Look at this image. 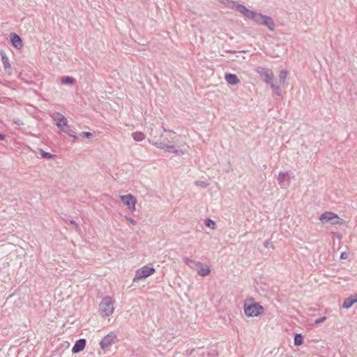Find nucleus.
Returning a JSON list of instances; mask_svg holds the SVG:
<instances>
[{"label":"nucleus","instance_id":"4be33fe9","mask_svg":"<svg viewBox=\"0 0 357 357\" xmlns=\"http://www.w3.org/2000/svg\"><path fill=\"white\" fill-rule=\"evenodd\" d=\"M39 153L43 158L50 159V158H53L55 157V155L52 154L50 153L45 152L43 149H40Z\"/></svg>","mask_w":357,"mask_h":357},{"label":"nucleus","instance_id":"7c9ffc66","mask_svg":"<svg viewBox=\"0 0 357 357\" xmlns=\"http://www.w3.org/2000/svg\"><path fill=\"white\" fill-rule=\"evenodd\" d=\"M324 320H326V317H319V318L317 319L314 321V323L315 324H320V323L323 322Z\"/></svg>","mask_w":357,"mask_h":357},{"label":"nucleus","instance_id":"2eb2a0df","mask_svg":"<svg viewBox=\"0 0 357 357\" xmlns=\"http://www.w3.org/2000/svg\"><path fill=\"white\" fill-rule=\"evenodd\" d=\"M225 78L227 84L230 85H236L240 82V79L235 74L227 73Z\"/></svg>","mask_w":357,"mask_h":357},{"label":"nucleus","instance_id":"a878e982","mask_svg":"<svg viewBox=\"0 0 357 357\" xmlns=\"http://www.w3.org/2000/svg\"><path fill=\"white\" fill-rule=\"evenodd\" d=\"M204 224L208 227H210L213 229H215V222L211 219H209V218L206 219L204 221Z\"/></svg>","mask_w":357,"mask_h":357},{"label":"nucleus","instance_id":"cd10ccee","mask_svg":"<svg viewBox=\"0 0 357 357\" xmlns=\"http://www.w3.org/2000/svg\"><path fill=\"white\" fill-rule=\"evenodd\" d=\"M81 136L86 137V138H90L93 136V133L90 132H82L81 133Z\"/></svg>","mask_w":357,"mask_h":357},{"label":"nucleus","instance_id":"f3484780","mask_svg":"<svg viewBox=\"0 0 357 357\" xmlns=\"http://www.w3.org/2000/svg\"><path fill=\"white\" fill-rule=\"evenodd\" d=\"M183 261L191 268H196L198 266H202L200 261L192 260L188 257H183Z\"/></svg>","mask_w":357,"mask_h":357},{"label":"nucleus","instance_id":"9b49d317","mask_svg":"<svg viewBox=\"0 0 357 357\" xmlns=\"http://www.w3.org/2000/svg\"><path fill=\"white\" fill-rule=\"evenodd\" d=\"M52 119L57 128L61 130L67 126L68 120L61 113L55 112L52 115Z\"/></svg>","mask_w":357,"mask_h":357},{"label":"nucleus","instance_id":"7ed1b4c3","mask_svg":"<svg viewBox=\"0 0 357 357\" xmlns=\"http://www.w3.org/2000/svg\"><path fill=\"white\" fill-rule=\"evenodd\" d=\"M114 302L109 296L103 297L99 304V312L102 317H108L114 312Z\"/></svg>","mask_w":357,"mask_h":357},{"label":"nucleus","instance_id":"0eeeda50","mask_svg":"<svg viewBox=\"0 0 357 357\" xmlns=\"http://www.w3.org/2000/svg\"><path fill=\"white\" fill-rule=\"evenodd\" d=\"M117 342V337L114 332L105 335L100 342V348L102 350H107L109 347Z\"/></svg>","mask_w":357,"mask_h":357},{"label":"nucleus","instance_id":"393cba45","mask_svg":"<svg viewBox=\"0 0 357 357\" xmlns=\"http://www.w3.org/2000/svg\"><path fill=\"white\" fill-rule=\"evenodd\" d=\"M269 84H270L271 87L274 90L275 94L276 96H280L281 95V91H280V89L279 86H276L273 83V81L270 82Z\"/></svg>","mask_w":357,"mask_h":357},{"label":"nucleus","instance_id":"9d476101","mask_svg":"<svg viewBox=\"0 0 357 357\" xmlns=\"http://www.w3.org/2000/svg\"><path fill=\"white\" fill-rule=\"evenodd\" d=\"M120 199L123 204L127 206L128 208L132 212L135 211L136 208L135 205L137 203L136 198L131 194L126 195H121Z\"/></svg>","mask_w":357,"mask_h":357},{"label":"nucleus","instance_id":"473e14b6","mask_svg":"<svg viewBox=\"0 0 357 357\" xmlns=\"http://www.w3.org/2000/svg\"><path fill=\"white\" fill-rule=\"evenodd\" d=\"M348 257V255L346 252H342L340 255L341 259H347Z\"/></svg>","mask_w":357,"mask_h":357},{"label":"nucleus","instance_id":"f03ea898","mask_svg":"<svg viewBox=\"0 0 357 357\" xmlns=\"http://www.w3.org/2000/svg\"><path fill=\"white\" fill-rule=\"evenodd\" d=\"M264 311V307L259 303L253 302L252 299L245 301L244 313L249 317H257L262 314Z\"/></svg>","mask_w":357,"mask_h":357},{"label":"nucleus","instance_id":"ddd939ff","mask_svg":"<svg viewBox=\"0 0 357 357\" xmlns=\"http://www.w3.org/2000/svg\"><path fill=\"white\" fill-rule=\"evenodd\" d=\"M10 42L15 48L20 49L22 47V40L21 38L15 33H11L10 34Z\"/></svg>","mask_w":357,"mask_h":357},{"label":"nucleus","instance_id":"c9c22d12","mask_svg":"<svg viewBox=\"0 0 357 357\" xmlns=\"http://www.w3.org/2000/svg\"><path fill=\"white\" fill-rule=\"evenodd\" d=\"M163 128L164 132H169L174 133V132L173 130H167V129H165V128Z\"/></svg>","mask_w":357,"mask_h":357},{"label":"nucleus","instance_id":"dca6fc26","mask_svg":"<svg viewBox=\"0 0 357 357\" xmlns=\"http://www.w3.org/2000/svg\"><path fill=\"white\" fill-rule=\"evenodd\" d=\"M357 303V294L355 295L354 297L350 296L349 298H347L343 303H342V307L344 309H349L350 308L353 304Z\"/></svg>","mask_w":357,"mask_h":357},{"label":"nucleus","instance_id":"20e7f679","mask_svg":"<svg viewBox=\"0 0 357 357\" xmlns=\"http://www.w3.org/2000/svg\"><path fill=\"white\" fill-rule=\"evenodd\" d=\"M149 142L155 147L169 153H173L176 155H179L181 153L175 146L161 142L160 139H155V137H154L153 139H149Z\"/></svg>","mask_w":357,"mask_h":357},{"label":"nucleus","instance_id":"f257e3e1","mask_svg":"<svg viewBox=\"0 0 357 357\" xmlns=\"http://www.w3.org/2000/svg\"><path fill=\"white\" fill-rule=\"evenodd\" d=\"M233 8L243 14L246 18L252 20L259 25L266 26L269 31H273L275 28L273 19L268 15L248 9L244 5L232 2Z\"/></svg>","mask_w":357,"mask_h":357},{"label":"nucleus","instance_id":"423d86ee","mask_svg":"<svg viewBox=\"0 0 357 357\" xmlns=\"http://www.w3.org/2000/svg\"><path fill=\"white\" fill-rule=\"evenodd\" d=\"M155 270L153 267H149L148 266H144L142 268L137 270L135 275L133 278V282L137 281L142 278H146L149 275L153 274Z\"/></svg>","mask_w":357,"mask_h":357},{"label":"nucleus","instance_id":"a211bd4d","mask_svg":"<svg viewBox=\"0 0 357 357\" xmlns=\"http://www.w3.org/2000/svg\"><path fill=\"white\" fill-rule=\"evenodd\" d=\"M199 266L201 268L197 271V273L200 276H206L210 273L211 269L208 266H203L202 264V266Z\"/></svg>","mask_w":357,"mask_h":357},{"label":"nucleus","instance_id":"b1692460","mask_svg":"<svg viewBox=\"0 0 357 357\" xmlns=\"http://www.w3.org/2000/svg\"><path fill=\"white\" fill-rule=\"evenodd\" d=\"M287 75V71H284V70L280 71V75H279V81H280V84H284V82L286 81Z\"/></svg>","mask_w":357,"mask_h":357},{"label":"nucleus","instance_id":"72a5a7b5","mask_svg":"<svg viewBox=\"0 0 357 357\" xmlns=\"http://www.w3.org/2000/svg\"><path fill=\"white\" fill-rule=\"evenodd\" d=\"M194 350H195L194 349H190V350L188 349V350L186 351V353H187V354H188V355H191V354H192V352H193V351H194Z\"/></svg>","mask_w":357,"mask_h":357},{"label":"nucleus","instance_id":"e433bc0d","mask_svg":"<svg viewBox=\"0 0 357 357\" xmlns=\"http://www.w3.org/2000/svg\"><path fill=\"white\" fill-rule=\"evenodd\" d=\"M162 142H164L165 143H167V144H168V143L169 142V141H167V140H163Z\"/></svg>","mask_w":357,"mask_h":357},{"label":"nucleus","instance_id":"5701e85b","mask_svg":"<svg viewBox=\"0 0 357 357\" xmlns=\"http://www.w3.org/2000/svg\"><path fill=\"white\" fill-rule=\"evenodd\" d=\"M61 82L63 84H73L75 82V79L72 77L66 76L62 77Z\"/></svg>","mask_w":357,"mask_h":357},{"label":"nucleus","instance_id":"c85d7f7f","mask_svg":"<svg viewBox=\"0 0 357 357\" xmlns=\"http://www.w3.org/2000/svg\"><path fill=\"white\" fill-rule=\"evenodd\" d=\"M68 222H69L70 224H71V225H73L74 226V227H75V229L76 230H78L79 229L78 224H77L75 222V221H74L73 220H69Z\"/></svg>","mask_w":357,"mask_h":357},{"label":"nucleus","instance_id":"4468645a","mask_svg":"<svg viewBox=\"0 0 357 357\" xmlns=\"http://www.w3.org/2000/svg\"><path fill=\"white\" fill-rule=\"evenodd\" d=\"M86 341L85 339H79L78 340H77L72 349V353L77 354L84 350L86 346Z\"/></svg>","mask_w":357,"mask_h":357},{"label":"nucleus","instance_id":"c756f323","mask_svg":"<svg viewBox=\"0 0 357 357\" xmlns=\"http://www.w3.org/2000/svg\"><path fill=\"white\" fill-rule=\"evenodd\" d=\"M126 218L132 225H136V221L133 218H132L131 217L126 216Z\"/></svg>","mask_w":357,"mask_h":357},{"label":"nucleus","instance_id":"6ab92c4d","mask_svg":"<svg viewBox=\"0 0 357 357\" xmlns=\"http://www.w3.org/2000/svg\"><path fill=\"white\" fill-rule=\"evenodd\" d=\"M132 138L136 142H142L145 138V135L142 132H134L132 133Z\"/></svg>","mask_w":357,"mask_h":357},{"label":"nucleus","instance_id":"6e6552de","mask_svg":"<svg viewBox=\"0 0 357 357\" xmlns=\"http://www.w3.org/2000/svg\"><path fill=\"white\" fill-rule=\"evenodd\" d=\"M294 177V174L290 172H280L278 176V181L282 188H286L289 185L290 179Z\"/></svg>","mask_w":357,"mask_h":357},{"label":"nucleus","instance_id":"f704fd0d","mask_svg":"<svg viewBox=\"0 0 357 357\" xmlns=\"http://www.w3.org/2000/svg\"><path fill=\"white\" fill-rule=\"evenodd\" d=\"M5 139V135L0 132V140H3Z\"/></svg>","mask_w":357,"mask_h":357},{"label":"nucleus","instance_id":"39448f33","mask_svg":"<svg viewBox=\"0 0 357 357\" xmlns=\"http://www.w3.org/2000/svg\"><path fill=\"white\" fill-rule=\"evenodd\" d=\"M319 220L323 222H330L331 225H344L345 220L340 218L337 214L333 212L327 211L322 213L319 216Z\"/></svg>","mask_w":357,"mask_h":357},{"label":"nucleus","instance_id":"bb28decb","mask_svg":"<svg viewBox=\"0 0 357 357\" xmlns=\"http://www.w3.org/2000/svg\"><path fill=\"white\" fill-rule=\"evenodd\" d=\"M264 245L266 248H272L274 249V245H273V243L270 240H267L264 242Z\"/></svg>","mask_w":357,"mask_h":357},{"label":"nucleus","instance_id":"2f4dec72","mask_svg":"<svg viewBox=\"0 0 357 357\" xmlns=\"http://www.w3.org/2000/svg\"><path fill=\"white\" fill-rule=\"evenodd\" d=\"M195 184L197 185H201L202 187H206L207 186V183H206L204 181H196Z\"/></svg>","mask_w":357,"mask_h":357},{"label":"nucleus","instance_id":"412c9836","mask_svg":"<svg viewBox=\"0 0 357 357\" xmlns=\"http://www.w3.org/2000/svg\"><path fill=\"white\" fill-rule=\"evenodd\" d=\"M61 131L68 134L70 137L76 139L77 136L72 133L70 126L67 123V126L61 130Z\"/></svg>","mask_w":357,"mask_h":357},{"label":"nucleus","instance_id":"1a4fd4ad","mask_svg":"<svg viewBox=\"0 0 357 357\" xmlns=\"http://www.w3.org/2000/svg\"><path fill=\"white\" fill-rule=\"evenodd\" d=\"M255 71L266 83L269 84L273 81V73L269 68L259 66L256 68Z\"/></svg>","mask_w":357,"mask_h":357},{"label":"nucleus","instance_id":"f8f14e48","mask_svg":"<svg viewBox=\"0 0 357 357\" xmlns=\"http://www.w3.org/2000/svg\"><path fill=\"white\" fill-rule=\"evenodd\" d=\"M0 56L6 73L10 75L12 74V68L8 57L3 50L0 51Z\"/></svg>","mask_w":357,"mask_h":357},{"label":"nucleus","instance_id":"aec40b11","mask_svg":"<svg viewBox=\"0 0 357 357\" xmlns=\"http://www.w3.org/2000/svg\"><path fill=\"white\" fill-rule=\"evenodd\" d=\"M294 342L296 346H300L303 343V337L301 334L296 333L294 335Z\"/></svg>","mask_w":357,"mask_h":357}]
</instances>
